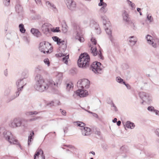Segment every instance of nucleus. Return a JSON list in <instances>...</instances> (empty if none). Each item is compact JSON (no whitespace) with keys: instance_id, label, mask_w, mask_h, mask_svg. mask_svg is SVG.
<instances>
[{"instance_id":"f257e3e1","label":"nucleus","mask_w":159,"mask_h":159,"mask_svg":"<svg viewBox=\"0 0 159 159\" xmlns=\"http://www.w3.org/2000/svg\"><path fill=\"white\" fill-rule=\"evenodd\" d=\"M62 77V73H60L57 76V78L58 79L56 82L52 80L48 82L41 74H37L34 77L35 83L34 88L36 90L40 92H44L47 90H53L56 87H58L60 84Z\"/></svg>"},{"instance_id":"f03ea898","label":"nucleus","mask_w":159,"mask_h":159,"mask_svg":"<svg viewBox=\"0 0 159 159\" xmlns=\"http://www.w3.org/2000/svg\"><path fill=\"white\" fill-rule=\"evenodd\" d=\"M90 62V58L89 55L87 53H84L80 56L77 64L79 67L85 68L89 66Z\"/></svg>"},{"instance_id":"7ed1b4c3","label":"nucleus","mask_w":159,"mask_h":159,"mask_svg":"<svg viewBox=\"0 0 159 159\" xmlns=\"http://www.w3.org/2000/svg\"><path fill=\"white\" fill-rule=\"evenodd\" d=\"M91 44H90V47H91L90 52L93 56H95L98 55L99 58L103 59V57L102 56L101 49L98 50L97 45V41L95 38L92 37L91 39Z\"/></svg>"},{"instance_id":"20e7f679","label":"nucleus","mask_w":159,"mask_h":159,"mask_svg":"<svg viewBox=\"0 0 159 159\" xmlns=\"http://www.w3.org/2000/svg\"><path fill=\"white\" fill-rule=\"evenodd\" d=\"M52 48L48 42L43 41L39 44V50L44 54L50 53L52 52Z\"/></svg>"},{"instance_id":"39448f33","label":"nucleus","mask_w":159,"mask_h":159,"mask_svg":"<svg viewBox=\"0 0 159 159\" xmlns=\"http://www.w3.org/2000/svg\"><path fill=\"white\" fill-rule=\"evenodd\" d=\"M4 138L10 143L16 144L18 143V141L15 139L11 133L9 131L7 130L5 128L4 130L2 132Z\"/></svg>"},{"instance_id":"423d86ee","label":"nucleus","mask_w":159,"mask_h":159,"mask_svg":"<svg viewBox=\"0 0 159 159\" xmlns=\"http://www.w3.org/2000/svg\"><path fill=\"white\" fill-rule=\"evenodd\" d=\"M90 69L97 75L101 74L102 72V66L99 62L95 61L93 62Z\"/></svg>"},{"instance_id":"0eeeda50","label":"nucleus","mask_w":159,"mask_h":159,"mask_svg":"<svg viewBox=\"0 0 159 159\" xmlns=\"http://www.w3.org/2000/svg\"><path fill=\"white\" fill-rule=\"evenodd\" d=\"M148 43L154 48L159 45V39L156 37L153 38L149 35H147L146 37Z\"/></svg>"},{"instance_id":"6e6552de","label":"nucleus","mask_w":159,"mask_h":159,"mask_svg":"<svg viewBox=\"0 0 159 159\" xmlns=\"http://www.w3.org/2000/svg\"><path fill=\"white\" fill-rule=\"evenodd\" d=\"M58 45L59 46V50L60 52L56 54V56L57 57H61L66 55V53L65 52L67 48L66 42L63 40H62Z\"/></svg>"},{"instance_id":"1a4fd4ad","label":"nucleus","mask_w":159,"mask_h":159,"mask_svg":"<svg viewBox=\"0 0 159 159\" xmlns=\"http://www.w3.org/2000/svg\"><path fill=\"white\" fill-rule=\"evenodd\" d=\"M139 96L143 101L141 103L142 104L144 102L147 103H150L152 101L151 97L148 93L143 92H140L139 93Z\"/></svg>"},{"instance_id":"9d476101","label":"nucleus","mask_w":159,"mask_h":159,"mask_svg":"<svg viewBox=\"0 0 159 159\" xmlns=\"http://www.w3.org/2000/svg\"><path fill=\"white\" fill-rule=\"evenodd\" d=\"M139 96L143 101L141 103L142 104L144 102L147 103H150L152 101L151 97L148 93L143 92H140L139 93Z\"/></svg>"},{"instance_id":"9b49d317","label":"nucleus","mask_w":159,"mask_h":159,"mask_svg":"<svg viewBox=\"0 0 159 159\" xmlns=\"http://www.w3.org/2000/svg\"><path fill=\"white\" fill-rule=\"evenodd\" d=\"M106 7L102 6L98 12V15L102 20L104 25H106V22H107V18L105 14L107 12V9L106 8Z\"/></svg>"},{"instance_id":"f8f14e48","label":"nucleus","mask_w":159,"mask_h":159,"mask_svg":"<svg viewBox=\"0 0 159 159\" xmlns=\"http://www.w3.org/2000/svg\"><path fill=\"white\" fill-rule=\"evenodd\" d=\"M89 81L87 79H83L79 80L77 83L78 88L82 89H86L89 88Z\"/></svg>"},{"instance_id":"ddd939ff","label":"nucleus","mask_w":159,"mask_h":159,"mask_svg":"<svg viewBox=\"0 0 159 159\" xmlns=\"http://www.w3.org/2000/svg\"><path fill=\"white\" fill-rule=\"evenodd\" d=\"M22 124V120L19 118H15L9 124V126L12 128H16L20 127Z\"/></svg>"},{"instance_id":"4468645a","label":"nucleus","mask_w":159,"mask_h":159,"mask_svg":"<svg viewBox=\"0 0 159 159\" xmlns=\"http://www.w3.org/2000/svg\"><path fill=\"white\" fill-rule=\"evenodd\" d=\"M75 33L76 36L75 37L76 39L78 40L81 42H82L84 41V39L81 37V30L79 25H76L74 26V28Z\"/></svg>"},{"instance_id":"2eb2a0df","label":"nucleus","mask_w":159,"mask_h":159,"mask_svg":"<svg viewBox=\"0 0 159 159\" xmlns=\"http://www.w3.org/2000/svg\"><path fill=\"white\" fill-rule=\"evenodd\" d=\"M65 1L67 8L70 10L73 11L75 10L76 4L75 1L73 0H65Z\"/></svg>"},{"instance_id":"dca6fc26","label":"nucleus","mask_w":159,"mask_h":159,"mask_svg":"<svg viewBox=\"0 0 159 159\" xmlns=\"http://www.w3.org/2000/svg\"><path fill=\"white\" fill-rule=\"evenodd\" d=\"M75 94L80 97H86L88 95V91L84 89H79L75 92Z\"/></svg>"},{"instance_id":"f3484780","label":"nucleus","mask_w":159,"mask_h":159,"mask_svg":"<svg viewBox=\"0 0 159 159\" xmlns=\"http://www.w3.org/2000/svg\"><path fill=\"white\" fill-rule=\"evenodd\" d=\"M39 159H45V156L43 155V151L41 149H38L35 155H34V159H36L37 157Z\"/></svg>"},{"instance_id":"a211bd4d","label":"nucleus","mask_w":159,"mask_h":159,"mask_svg":"<svg viewBox=\"0 0 159 159\" xmlns=\"http://www.w3.org/2000/svg\"><path fill=\"white\" fill-rule=\"evenodd\" d=\"M92 25H93V26L94 28L95 32L97 34H100L101 31L99 25L95 21L92 20L91 21L90 26H91Z\"/></svg>"},{"instance_id":"6ab92c4d","label":"nucleus","mask_w":159,"mask_h":159,"mask_svg":"<svg viewBox=\"0 0 159 159\" xmlns=\"http://www.w3.org/2000/svg\"><path fill=\"white\" fill-rule=\"evenodd\" d=\"M82 134L84 136H89L91 134V129L88 127H84L81 128Z\"/></svg>"},{"instance_id":"aec40b11","label":"nucleus","mask_w":159,"mask_h":159,"mask_svg":"<svg viewBox=\"0 0 159 159\" xmlns=\"http://www.w3.org/2000/svg\"><path fill=\"white\" fill-rule=\"evenodd\" d=\"M51 28L50 25L47 23L44 24L43 25L41 29L44 33L47 34L48 32H49L51 30Z\"/></svg>"},{"instance_id":"412c9836","label":"nucleus","mask_w":159,"mask_h":159,"mask_svg":"<svg viewBox=\"0 0 159 159\" xmlns=\"http://www.w3.org/2000/svg\"><path fill=\"white\" fill-rule=\"evenodd\" d=\"M129 43L131 46H134L136 43L137 39L136 36H131L128 38Z\"/></svg>"},{"instance_id":"4be33fe9","label":"nucleus","mask_w":159,"mask_h":159,"mask_svg":"<svg viewBox=\"0 0 159 159\" xmlns=\"http://www.w3.org/2000/svg\"><path fill=\"white\" fill-rule=\"evenodd\" d=\"M16 10L20 16H22L23 15V8L19 4H17L16 6Z\"/></svg>"},{"instance_id":"5701e85b","label":"nucleus","mask_w":159,"mask_h":159,"mask_svg":"<svg viewBox=\"0 0 159 159\" xmlns=\"http://www.w3.org/2000/svg\"><path fill=\"white\" fill-rule=\"evenodd\" d=\"M31 33L34 36L38 37L41 35V33L38 30L35 28H32L30 30Z\"/></svg>"},{"instance_id":"b1692460","label":"nucleus","mask_w":159,"mask_h":159,"mask_svg":"<svg viewBox=\"0 0 159 159\" xmlns=\"http://www.w3.org/2000/svg\"><path fill=\"white\" fill-rule=\"evenodd\" d=\"M105 31L106 32L107 34H108V37L110 40L111 42H112L113 41L114 39L112 35H111V31L110 29L108 28L105 29Z\"/></svg>"},{"instance_id":"393cba45","label":"nucleus","mask_w":159,"mask_h":159,"mask_svg":"<svg viewBox=\"0 0 159 159\" xmlns=\"http://www.w3.org/2000/svg\"><path fill=\"white\" fill-rule=\"evenodd\" d=\"M122 16L123 20L126 22H129V15L127 12L124 11L122 14Z\"/></svg>"},{"instance_id":"a878e982","label":"nucleus","mask_w":159,"mask_h":159,"mask_svg":"<svg viewBox=\"0 0 159 159\" xmlns=\"http://www.w3.org/2000/svg\"><path fill=\"white\" fill-rule=\"evenodd\" d=\"M73 85L72 83H70L66 84V91L68 92H71L72 91Z\"/></svg>"},{"instance_id":"bb28decb","label":"nucleus","mask_w":159,"mask_h":159,"mask_svg":"<svg viewBox=\"0 0 159 159\" xmlns=\"http://www.w3.org/2000/svg\"><path fill=\"white\" fill-rule=\"evenodd\" d=\"M25 84H25L24 82L23 79V78L20 79L19 80H17L16 82V85L17 88L20 87V86H24Z\"/></svg>"},{"instance_id":"cd10ccee","label":"nucleus","mask_w":159,"mask_h":159,"mask_svg":"<svg viewBox=\"0 0 159 159\" xmlns=\"http://www.w3.org/2000/svg\"><path fill=\"white\" fill-rule=\"evenodd\" d=\"M19 96L16 93L9 97L7 99V102H9Z\"/></svg>"},{"instance_id":"c85d7f7f","label":"nucleus","mask_w":159,"mask_h":159,"mask_svg":"<svg viewBox=\"0 0 159 159\" xmlns=\"http://www.w3.org/2000/svg\"><path fill=\"white\" fill-rule=\"evenodd\" d=\"M126 127L129 128L133 129L135 126L134 124L130 121H127L125 124Z\"/></svg>"},{"instance_id":"c756f323","label":"nucleus","mask_w":159,"mask_h":159,"mask_svg":"<svg viewBox=\"0 0 159 159\" xmlns=\"http://www.w3.org/2000/svg\"><path fill=\"white\" fill-rule=\"evenodd\" d=\"M34 135V131H32L31 133L28 137V145L29 146L30 144V143L31 142L33 139V137Z\"/></svg>"},{"instance_id":"7c9ffc66","label":"nucleus","mask_w":159,"mask_h":159,"mask_svg":"<svg viewBox=\"0 0 159 159\" xmlns=\"http://www.w3.org/2000/svg\"><path fill=\"white\" fill-rule=\"evenodd\" d=\"M108 103L111 105V110L116 112L118 111L117 108L112 101Z\"/></svg>"},{"instance_id":"2f4dec72","label":"nucleus","mask_w":159,"mask_h":159,"mask_svg":"<svg viewBox=\"0 0 159 159\" xmlns=\"http://www.w3.org/2000/svg\"><path fill=\"white\" fill-rule=\"evenodd\" d=\"M120 151L121 152L126 153L129 151V149L127 146H123L120 148Z\"/></svg>"},{"instance_id":"473e14b6","label":"nucleus","mask_w":159,"mask_h":159,"mask_svg":"<svg viewBox=\"0 0 159 159\" xmlns=\"http://www.w3.org/2000/svg\"><path fill=\"white\" fill-rule=\"evenodd\" d=\"M52 39L54 41L57 42V44L58 45L60 44V43L62 41L61 39H60L57 36H55L52 37Z\"/></svg>"},{"instance_id":"72a5a7b5","label":"nucleus","mask_w":159,"mask_h":159,"mask_svg":"<svg viewBox=\"0 0 159 159\" xmlns=\"http://www.w3.org/2000/svg\"><path fill=\"white\" fill-rule=\"evenodd\" d=\"M19 28L20 31L22 33L25 32V30L24 27V25L22 24H20L19 25Z\"/></svg>"},{"instance_id":"f704fd0d","label":"nucleus","mask_w":159,"mask_h":159,"mask_svg":"<svg viewBox=\"0 0 159 159\" xmlns=\"http://www.w3.org/2000/svg\"><path fill=\"white\" fill-rule=\"evenodd\" d=\"M75 125L81 127V128L84 127L85 124L82 122L77 121L75 122Z\"/></svg>"},{"instance_id":"c9c22d12","label":"nucleus","mask_w":159,"mask_h":159,"mask_svg":"<svg viewBox=\"0 0 159 159\" xmlns=\"http://www.w3.org/2000/svg\"><path fill=\"white\" fill-rule=\"evenodd\" d=\"M49 104L51 106L59 105H60V102L58 101H55V102L52 101Z\"/></svg>"},{"instance_id":"e433bc0d","label":"nucleus","mask_w":159,"mask_h":159,"mask_svg":"<svg viewBox=\"0 0 159 159\" xmlns=\"http://www.w3.org/2000/svg\"><path fill=\"white\" fill-rule=\"evenodd\" d=\"M24 86V85H23L21 87H19L17 88V90L16 92V93L18 96H19L20 93L22 91Z\"/></svg>"},{"instance_id":"4c0bfd02","label":"nucleus","mask_w":159,"mask_h":159,"mask_svg":"<svg viewBox=\"0 0 159 159\" xmlns=\"http://www.w3.org/2000/svg\"><path fill=\"white\" fill-rule=\"evenodd\" d=\"M64 57H63L62 59V61L65 63L67 64L68 62V59L69 58V54L67 55H66Z\"/></svg>"},{"instance_id":"58836bf2","label":"nucleus","mask_w":159,"mask_h":159,"mask_svg":"<svg viewBox=\"0 0 159 159\" xmlns=\"http://www.w3.org/2000/svg\"><path fill=\"white\" fill-rule=\"evenodd\" d=\"M59 29V28L58 27L51 28V30L53 32H60V30Z\"/></svg>"},{"instance_id":"ea45409f","label":"nucleus","mask_w":159,"mask_h":159,"mask_svg":"<svg viewBox=\"0 0 159 159\" xmlns=\"http://www.w3.org/2000/svg\"><path fill=\"white\" fill-rule=\"evenodd\" d=\"M43 62L45 65H47L48 67L50 66V63L48 58H46L43 60Z\"/></svg>"},{"instance_id":"a19ab883","label":"nucleus","mask_w":159,"mask_h":159,"mask_svg":"<svg viewBox=\"0 0 159 159\" xmlns=\"http://www.w3.org/2000/svg\"><path fill=\"white\" fill-rule=\"evenodd\" d=\"M100 2L98 3V6H107V4L106 3L104 2H103V0H100Z\"/></svg>"},{"instance_id":"79ce46f5","label":"nucleus","mask_w":159,"mask_h":159,"mask_svg":"<svg viewBox=\"0 0 159 159\" xmlns=\"http://www.w3.org/2000/svg\"><path fill=\"white\" fill-rule=\"evenodd\" d=\"M4 5L6 6H8L10 4V0H3Z\"/></svg>"},{"instance_id":"37998d69","label":"nucleus","mask_w":159,"mask_h":159,"mask_svg":"<svg viewBox=\"0 0 159 159\" xmlns=\"http://www.w3.org/2000/svg\"><path fill=\"white\" fill-rule=\"evenodd\" d=\"M50 7L54 12H57V9L53 4L52 3Z\"/></svg>"},{"instance_id":"c03bdc74","label":"nucleus","mask_w":159,"mask_h":159,"mask_svg":"<svg viewBox=\"0 0 159 159\" xmlns=\"http://www.w3.org/2000/svg\"><path fill=\"white\" fill-rule=\"evenodd\" d=\"M130 25L131 27L134 30H136L137 27L135 23L133 21H131L130 23Z\"/></svg>"},{"instance_id":"a18cd8bd","label":"nucleus","mask_w":159,"mask_h":159,"mask_svg":"<svg viewBox=\"0 0 159 159\" xmlns=\"http://www.w3.org/2000/svg\"><path fill=\"white\" fill-rule=\"evenodd\" d=\"M116 80L118 82L120 83L123 84V82H125L124 81H123V80L121 79L120 77H117L116 78Z\"/></svg>"},{"instance_id":"49530a36","label":"nucleus","mask_w":159,"mask_h":159,"mask_svg":"<svg viewBox=\"0 0 159 159\" xmlns=\"http://www.w3.org/2000/svg\"><path fill=\"white\" fill-rule=\"evenodd\" d=\"M147 109L148 111L152 112H153L155 110L154 107L152 106H149L148 107Z\"/></svg>"},{"instance_id":"de8ad7c7","label":"nucleus","mask_w":159,"mask_h":159,"mask_svg":"<svg viewBox=\"0 0 159 159\" xmlns=\"http://www.w3.org/2000/svg\"><path fill=\"white\" fill-rule=\"evenodd\" d=\"M62 30L63 33H66L67 31V29L66 27V25L64 26H62Z\"/></svg>"},{"instance_id":"09e8293b","label":"nucleus","mask_w":159,"mask_h":159,"mask_svg":"<svg viewBox=\"0 0 159 159\" xmlns=\"http://www.w3.org/2000/svg\"><path fill=\"white\" fill-rule=\"evenodd\" d=\"M38 113V112L36 111L32 112H27V114H26L27 115H32L33 114H34L36 115Z\"/></svg>"},{"instance_id":"8fccbe9b","label":"nucleus","mask_w":159,"mask_h":159,"mask_svg":"<svg viewBox=\"0 0 159 159\" xmlns=\"http://www.w3.org/2000/svg\"><path fill=\"white\" fill-rule=\"evenodd\" d=\"M10 89H7L4 92V95H8L10 94Z\"/></svg>"},{"instance_id":"3c124183","label":"nucleus","mask_w":159,"mask_h":159,"mask_svg":"<svg viewBox=\"0 0 159 159\" xmlns=\"http://www.w3.org/2000/svg\"><path fill=\"white\" fill-rule=\"evenodd\" d=\"M42 70V67L40 66H38L36 68L35 70V72L41 71Z\"/></svg>"},{"instance_id":"603ef678","label":"nucleus","mask_w":159,"mask_h":159,"mask_svg":"<svg viewBox=\"0 0 159 159\" xmlns=\"http://www.w3.org/2000/svg\"><path fill=\"white\" fill-rule=\"evenodd\" d=\"M147 18L148 20H149L150 21V22H152L153 20V18H152V16H149V15H148L147 16Z\"/></svg>"},{"instance_id":"864d4df0","label":"nucleus","mask_w":159,"mask_h":159,"mask_svg":"<svg viewBox=\"0 0 159 159\" xmlns=\"http://www.w3.org/2000/svg\"><path fill=\"white\" fill-rule=\"evenodd\" d=\"M155 134L159 137V128L156 129L154 131Z\"/></svg>"},{"instance_id":"5fc2aeb1","label":"nucleus","mask_w":159,"mask_h":159,"mask_svg":"<svg viewBox=\"0 0 159 159\" xmlns=\"http://www.w3.org/2000/svg\"><path fill=\"white\" fill-rule=\"evenodd\" d=\"M60 111L62 114L64 116H66V111L65 110H62V109H60Z\"/></svg>"},{"instance_id":"6e6d98bb","label":"nucleus","mask_w":159,"mask_h":159,"mask_svg":"<svg viewBox=\"0 0 159 159\" xmlns=\"http://www.w3.org/2000/svg\"><path fill=\"white\" fill-rule=\"evenodd\" d=\"M123 84L125 85V86H126L127 89H131V87L130 85L128 84H126L125 83V82H123Z\"/></svg>"},{"instance_id":"4d7b16f0","label":"nucleus","mask_w":159,"mask_h":159,"mask_svg":"<svg viewBox=\"0 0 159 159\" xmlns=\"http://www.w3.org/2000/svg\"><path fill=\"white\" fill-rule=\"evenodd\" d=\"M46 5L48 7H50L52 3H51L49 1H47L46 3Z\"/></svg>"},{"instance_id":"13d9d810","label":"nucleus","mask_w":159,"mask_h":159,"mask_svg":"<svg viewBox=\"0 0 159 159\" xmlns=\"http://www.w3.org/2000/svg\"><path fill=\"white\" fill-rule=\"evenodd\" d=\"M68 130V128L67 127H66L64 129V131L65 133H67V131Z\"/></svg>"},{"instance_id":"bf43d9fd","label":"nucleus","mask_w":159,"mask_h":159,"mask_svg":"<svg viewBox=\"0 0 159 159\" xmlns=\"http://www.w3.org/2000/svg\"><path fill=\"white\" fill-rule=\"evenodd\" d=\"M4 75L6 76H7L8 75V72L7 69H6L4 71Z\"/></svg>"},{"instance_id":"052dcab7","label":"nucleus","mask_w":159,"mask_h":159,"mask_svg":"<svg viewBox=\"0 0 159 159\" xmlns=\"http://www.w3.org/2000/svg\"><path fill=\"white\" fill-rule=\"evenodd\" d=\"M4 127H1L0 128V134L2 133L3 131L4 130Z\"/></svg>"},{"instance_id":"680f3d73","label":"nucleus","mask_w":159,"mask_h":159,"mask_svg":"<svg viewBox=\"0 0 159 159\" xmlns=\"http://www.w3.org/2000/svg\"><path fill=\"white\" fill-rule=\"evenodd\" d=\"M38 4H40L41 3L40 0H34Z\"/></svg>"},{"instance_id":"e2e57ef3","label":"nucleus","mask_w":159,"mask_h":159,"mask_svg":"<svg viewBox=\"0 0 159 159\" xmlns=\"http://www.w3.org/2000/svg\"><path fill=\"white\" fill-rule=\"evenodd\" d=\"M95 134L98 135H99L100 134V132L99 130H97L95 131Z\"/></svg>"},{"instance_id":"0e129e2a","label":"nucleus","mask_w":159,"mask_h":159,"mask_svg":"<svg viewBox=\"0 0 159 159\" xmlns=\"http://www.w3.org/2000/svg\"><path fill=\"white\" fill-rule=\"evenodd\" d=\"M117 125L118 126H120V125L121 122L120 120H118V121H117Z\"/></svg>"},{"instance_id":"69168bd1","label":"nucleus","mask_w":159,"mask_h":159,"mask_svg":"<svg viewBox=\"0 0 159 159\" xmlns=\"http://www.w3.org/2000/svg\"><path fill=\"white\" fill-rule=\"evenodd\" d=\"M153 112H155L156 115H158V113H159V111L156 109Z\"/></svg>"},{"instance_id":"338daca9","label":"nucleus","mask_w":159,"mask_h":159,"mask_svg":"<svg viewBox=\"0 0 159 159\" xmlns=\"http://www.w3.org/2000/svg\"><path fill=\"white\" fill-rule=\"evenodd\" d=\"M130 6H131V7L133 8L135 6L134 4V3H132V2H131L130 1Z\"/></svg>"},{"instance_id":"774afa93","label":"nucleus","mask_w":159,"mask_h":159,"mask_svg":"<svg viewBox=\"0 0 159 159\" xmlns=\"http://www.w3.org/2000/svg\"><path fill=\"white\" fill-rule=\"evenodd\" d=\"M117 119L116 118H115L113 120H112V122L114 123H115L117 122Z\"/></svg>"}]
</instances>
